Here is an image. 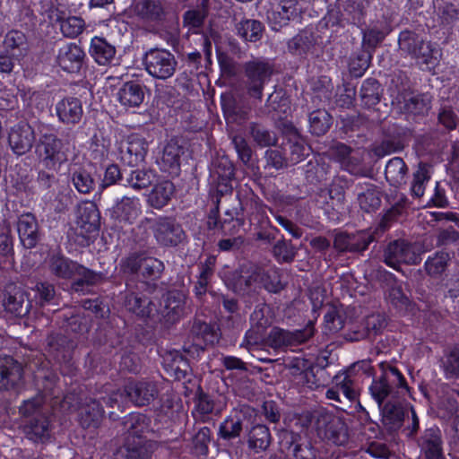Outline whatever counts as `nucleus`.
Returning <instances> with one entry per match:
<instances>
[{"instance_id":"1","label":"nucleus","mask_w":459,"mask_h":459,"mask_svg":"<svg viewBox=\"0 0 459 459\" xmlns=\"http://www.w3.org/2000/svg\"><path fill=\"white\" fill-rule=\"evenodd\" d=\"M398 41L401 51L415 59L422 69L430 70L438 64L441 54L436 44L411 31L401 32Z\"/></svg>"},{"instance_id":"2","label":"nucleus","mask_w":459,"mask_h":459,"mask_svg":"<svg viewBox=\"0 0 459 459\" xmlns=\"http://www.w3.org/2000/svg\"><path fill=\"white\" fill-rule=\"evenodd\" d=\"M255 284H261L268 291L274 293L283 288L281 275L277 269L270 268L265 272L264 269L254 265L241 270L233 283V289L237 292H242Z\"/></svg>"},{"instance_id":"3","label":"nucleus","mask_w":459,"mask_h":459,"mask_svg":"<svg viewBox=\"0 0 459 459\" xmlns=\"http://www.w3.org/2000/svg\"><path fill=\"white\" fill-rule=\"evenodd\" d=\"M146 418L141 414L130 415L126 424H129V435L125 445L126 459H150L153 444L141 435L148 425Z\"/></svg>"},{"instance_id":"4","label":"nucleus","mask_w":459,"mask_h":459,"mask_svg":"<svg viewBox=\"0 0 459 459\" xmlns=\"http://www.w3.org/2000/svg\"><path fill=\"white\" fill-rule=\"evenodd\" d=\"M48 267L55 275L61 278L77 276L73 285L75 291L82 290L81 287L84 284L93 285L101 280V274L95 273L60 255H53L49 257Z\"/></svg>"},{"instance_id":"5","label":"nucleus","mask_w":459,"mask_h":459,"mask_svg":"<svg viewBox=\"0 0 459 459\" xmlns=\"http://www.w3.org/2000/svg\"><path fill=\"white\" fill-rule=\"evenodd\" d=\"M398 389L408 391L405 379L397 368L389 367L383 375L373 379L369 393L380 407L387 398H396L400 394Z\"/></svg>"},{"instance_id":"6","label":"nucleus","mask_w":459,"mask_h":459,"mask_svg":"<svg viewBox=\"0 0 459 459\" xmlns=\"http://www.w3.org/2000/svg\"><path fill=\"white\" fill-rule=\"evenodd\" d=\"M143 64L150 76L167 80L174 75L178 66L175 56L166 48H153L145 52Z\"/></svg>"},{"instance_id":"7","label":"nucleus","mask_w":459,"mask_h":459,"mask_svg":"<svg viewBox=\"0 0 459 459\" xmlns=\"http://www.w3.org/2000/svg\"><path fill=\"white\" fill-rule=\"evenodd\" d=\"M157 394L158 390L153 383L129 382L126 385L124 392L117 391L113 393L105 400V403L110 407H114L116 404L120 407V403L129 400L135 405L143 406L153 401Z\"/></svg>"},{"instance_id":"8","label":"nucleus","mask_w":459,"mask_h":459,"mask_svg":"<svg viewBox=\"0 0 459 459\" xmlns=\"http://www.w3.org/2000/svg\"><path fill=\"white\" fill-rule=\"evenodd\" d=\"M69 144L57 139L56 135L44 134L36 146V153L45 167L56 169L67 160Z\"/></svg>"},{"instance_id":"9","label":"nucleus","mask_w":459,"mask_h":459,"mask_svg":"<svg viewBox=\"0 0 459 459\" xmlns=\"http://www.w3.org/2000/svg\"><path fill=\"white\" fill-rule=\"evenodd\" d=\"M423 251L417 244L405 240H395L388 244L384 251V262L389 267L399 270L402 264H417Z\"/></svg>"},{"instance_id":"10","label":"nucleus","mask_w":459,"mask_h":459,"mask_svg":"<svg viewBox=\"0 0 459 459\" xmlns=\"http://www.w3.org/2000/svg\"><path fill=\"white\" fill-rule=\"evenodd\" d=\"M121 269L126 273H140L145 278L156 279L161 274L164 264L154 257L132 255L121 261Z\"/></svg>"},{"instance_id":"11","label":"nucleus","mask_w":459,"mask_h":459,"mask_svg":"<svg viewBox=\"0 0 459 459\" xmlns=\"http://www.w3.org/2000/svg\"><path fill=\"white\" fill-rule=\"evenodd\" d=\"M245 73L248 94L261 99L264 85L272 74L270 65L264 61L253 60L245 65Z\"/></svg>"},{"instance_id":"12","label":"nucleus","mask_w":459,"mask_h":459,"mask_svg":"<svg viewBox=\"0 0 459 459\" xmlns=\"http://www.w3.org/2000/svg\"><path fill=\"white\" fill-rule=\"evenodd\" d=\"M314 332V325L312 322H309L304 329L295 332H289L274 327L268 335V342L270 346L275 349L298 345L311 338Z\"/></svg>"},{"instance_id":"13","label":"nucleus","mask_w":459,"mask_h":459,"mask_svg":"<svg viewBox=\"0 0 459 459\" xmlns=\"http://www.w3.org/2000/svg\"><path fill=\"white\" fill-rule=\"evenodd\" d=\"M333 385L326 391L329 400L342 403L340 392L350 402L355 401L359 395L355 378L347 370L337 373L332 381Z\"/></svg>"},{"instance_id":"14","label":"nucleus","mask_w":459,"mask_h":459,"mask_svg":"<svg viewBox=\"0 0 459 459\" xmlns=\"http://www.w3.org/2000/svg\"><path fill=\"white\" fill-rule=\"evenodd\" d=\"M152 230L157 242L164 247L177 246L185 237L180 225L169 219L160 218L153 223Z\"/></svg>"},{"instance_id":"15","label":"nucleus","mask_w":459,"mask_h":459,"mask_svg":"<svg viewBox=\"0 0 459 459\" xmlns=\"http://www.w3.org/2000/svg\"><path fill=\"white\" fill-rule=\"evenodd\" d=\"M147 151L145 139L138 134H131L121 148V160L128 166H137L144 160Z\"/></svg>"},{"instance_id":"16","label":"nucleus","mask_w":459,"mask_h":459,"mask_svg":"<svg viewBox=\"0 0 459 459\" xmlns=\"http://www.w3.org/2000/svg\"><path fill=\"white\" fill-rule=\"evenodd\" d=\"M22 379V368L10 356L0 355V389L17 387Z\"/></svg>"},{"instance_id":"17","label":"nucleus","mask_w":459,"mask_h":459,"mask_svg":"<svg viewBox=\"0 0 459 459\" xmlns=\"http://www.w3.org/2000/svg\"><path fill=\"white\" fill-rule=\"evenodd\" d=\"M9 144L12 150L18 155L29 152L35 141L34 131L26 123H21L12 127L9 133Z\"/></svg>"},{"instance_id":"18","label":"nucleus","mask_w":459,"mask_h":459,"mask_svg":"<svg viewBox=\"0 0 459 459\" xmlns=\"http://www.w3.org/2000/svg\"><path fill=\"white\" fill-rule=\"evenodd\" d=\"M83 57L84 52L78 45L68 43L59 48L56 62L64 71L76 73L82 67Z\"/></svg>"},{"instance_id":"19","label":"nucleus","mask_w":459,"mask_h":459,"mask_svg":"<svg viewBox=\"0 0 459 459\" xmlns=\"http://www.w3.org/2000/svg\"><path fill=\"white\" fill-rule=\"evenodd\" d=\"M142 213L138 197L123 196L112 207L111 215L120 222L133 223Z\"/></svg>"},{"instance_id":"20","label":"nucleus","mask_w":459,"mask_h":459,"mask_svg":"<svg viewBox=\"0 0 459 459\" xmlns=\"http://www.w3.org/2000/svg\"><path fill=\"white\" fill-rule=\"evenodd\" d=\"M38 222L31 213L22 214L17 223L20 240L26 248H32L39 240Z\"/></svg>"},{"instance_id":"21","label":"nucleus","mask_w":459,"mask_h":459,"mask_svg":"<svg viewBox=\"0 0 459 459\" xmlns=\"http://www.w3.org/2000/svg\"><path fill=\"white\" fill-rule=\"evenodd\" d=\"M100 212L91 202H82L76 207V223L86 232L98 230Z\"/></svg>"},{"instance_id":"22","label":"nucleus","mask_w":459,"mask_h":459,"mask_svg":"<svg viewBox=\"0 0 459 459\" xmlns=\"http://www.w3.org/2000/svg\"><path fill=\"white\" fill-rule=\"evenodd\" d=\"M59 119L65 124H76L82 117V107L80 100L65 98L57 102L56 106Z\"/></svg>"},{"instance_id":"23","label":"nucleus","mask_w":459,"mask_h":459,"mask_svg":"<svg viewBox=\"0 0 459 459\" xmlns=\"http://www.w3.org/2000/svg\"><path fill=\"white\" fill-rule=\"evenodd\" d=\"M186 297L182 292L170 291L164 299L160 314L168 322H175L184 313Z\"/></svg>"},{"instance_id":"24","label":"nucleus","mask_w":459,"mask_h":459,"mask_svg":"<svg viewBox=\"0 0 459 459\" xmlns=\"http://www.w3.org/2000/svg\"><path fill=\"white\" fill-rule=\"evenodd\" d=\"M118 101L125 108L139 107L144 100V91L141 84L134 82H126L117 92Z\"/></svg>"},{"instance_id":"25","label":"nucleus","mask_w":459,"mask_h":459,"mask_svg":"<svg viewBox=\"0 0 459 459\" xmlns=\"http://www.w3.org/2000/svg\"><path fill=\"white\" fill-rule=\"evenodd\" d=\"M90 54L100 65H109L116 55V48L104 38L94 37L91 39Z\"/></svg>"},{"instance_id":"26","label":"nucleus","mask_w":459,"mask_h":459,"mask_svg":"<svg viewBox=\"0 0 459 459\" xmlns=\"http://www.w3.org/2000/svg\"><path fill=\"white\" fill-rule=\"evenodd\" d=\"M301 8L279 3L277 6L267 12V19L272 29L278 30L281 27L286 25L290 20L298 17Z\"/></svg>"},{"instance_id":"27","label":"nucleus","mask_w":459,"mask_h":459,"mask_svg":"<svg viewBox=\"0 0 459 459\" xmlns=\"http://www.w3.org/2000/svg\"><path fill=\"white\" fill-rule=\"evenodd\" d=\"M372 240L373 238L367 233H360L357 238L340 233L335 236L333 245L339 251H362Z\"/></svg>"},{"instance_id":"28","label":"nucleus","mask_w":459,"mask_h":459,"mask_svg":"<svg viewBox=\"0 0 459 459\" xmlns=\"http://www.w3.org/2000/svg\"><path fill=\"white\" fill-rule=\"evenodd\" d=\"M26 437L34 442H44L49 438V422L44 415H37L24 425Z\"/></svg>"},{"instance_id":"29","label":"nucleus","mask_w":459,"mask_h":459,"mask_svg":"<svg viewBox=\"0 0 459 459\" xmlns=\"http://www.w3.org/2000/svg\"><path fill=\"white\" fill-rule=\"evenodd\" d=\"M421 450L426 459H443L438 429H429L426 430L422 437Z\"/></svg>"},{"instance_id":"30","label":"nucleus","mask_w":459,"mask_h":459,"mask_svg":"<svg viewBox=\"0 0 459 459\" xmlns=\"http://www.w3.org/2000/svg\"><path fill=\"white\" fill-rule=\"evenodd\" d=\"M134 13L146 21H156L162 17L163 7L159 0H139L133 5Z\"/></svg>"},{"instance_id":"31","label":"nucleus","mask_w":459,"mask_h":459,"mask_svg":"<svg viewBox=\"0 0 459 459\" xmlns=\"http://www.w3.org/2000/svg\"><path fill=\"white\" fill-rule=\"evenodd\" d=\"M182 154L181 147L176 143H169L163 150L160 158V167L170 174H177L179 169V160Z\"/></svg>"},{"instance_id":"32","label":"nucleus","mask_w":459,"mask_h":459,"mask_svg":"<svg viewBox=\"0 0 459 459\" xmlns=\"http://www.w3.org/2000/svg\"><path fill=\"white\" fill-rule=\"evenodd\" d=\"M157 178L158 176L154 170L150 169H137L130 172L126 178V183L130 187L140 190L147 188L156 183Z\"/></svg>"},{"instance_id":"33","label":"nucleus","mask_w":459,"mask_h":459,"mask_svg":"<svg viewBox=\"0 0 459 459\" xmlns=\"http://www.w3.org/2000/svg\"><path fill=\"white\" fill-rule=\"evenodd\" d=\"M174 193V186L169 180H162L154 183V187L150 195L149 200L155 208H161L167 204Z\"/></svg>"},{"instance_id":"34","label":"nucleus","mask_w":459,"mask_h":459,"mask_svg":"<svg viewBox=\"0 0 459 459\" xmlns=\"http://www.w3.org/2000/svg\"><path fill=\"white\" fill-rule=\"evenodd\" d=\"M283 152L288 163L296 164L308 155L309 148L302 139L295 136L284 144Z\"/></svg>"},{"instance_id":"35","label":"nucleus","mask_w":459,"mask_h":459,"mask_svg":"<svg viewBox=\"0 0 459 459\" xmlns=\"http://www.w3.org/2000/svg\"><path fill=\"white\" fill-rule=\"evenodd\" d=\"M4 46L11 56H22L27 51L26 37L22 31L11 30L5 35Z\"/></svg>"},{"instance_id":"36","label":"nucleus","mask_w":459,"mask_h":459,"mask_svg":"<svg viewBox=\"0 0 459 459\" xmlns=\"http://www.w3.org/2000/svg\"><path fill=\"white\" fill-rule=\"evenodd\" d=\"M271 434L269 429L264 425L252 428L248 435V446L255 452L264 451L270 445Z\"/></svg>"},{"instance_id":"37","label":"nucleus","mask_w":459,"mask_h":459,"mask_svg":"<svg viewBox=\"0 0 459 459\" xmlns=\"http://www.w3.org/2000/svg\"><path fill=\"white\" fill-rule=\"evenodd\" d=\"M407 173V167L399 157L391 159L385 169V175L386 180L394 186H399L404 182L405 176Z\"/></svg>"},{"instance_id":"38","label":"nucleus","mask_w":459,"mask_h":459,"mask_svg":"<svg viewBox=\"0 0 459 459\" xmlns=\"http://www.w3.org/2000/svg\"><path fill=\"white\" fill-rule=\"evenodd\" d=\"M56 21L59 22L60 30L64 36L68 38H74L81 34L84 29V21L77 16L63 17L57 13Z\"/></svg>"},{"instance_id":"39","label":"nucleus","mask_w":459,"mask_h":459,"mask_svg":"<svg viewBox=\"0 0 459 459\" xmlns=\"http://www.w3.org/2000/svg\"><path fill=\"white\" fill-rule=\"evenodd\" d=\"M103 413L100 404L96 401H91L80 408L81 423L84 427L97 426Z\"/></svg>"},{"instance_id":"40","label":"nucleus","mask_w":459,"mask_h":459,"mask_svg":"<svg viewBox=\"0 0 459 459\" xmlns=\"http://www.w3.org/2000/svg\"><path fill=\"white\" fill-rule=\"evenodd\" d=\"M238 34L247 41L255 42L263 34V25L255 20H246L237 25Z\"/></svg>"},{"instance_id":"41","label":"nucleus","mask_w":459,"mask_h":459,"mask_svg":"<svg viewBox=\"0 0 459 459\" xmlns=\"http://www.w3.org/2000/svg\"><path fill=\"white\" fill-rule=\"evenodd\" d=\"M431 170L430 167L427 164H420L417 170L413 174L411 191L416 197H420L424 195L426 185L430 179Z\"/></svg>"},{"instance_id":"42","label":"nucleus","mask_w":459,"mask_h":459,"mask_svg":"<svg viewBox=\"0 0 459 459\" xmlns=\"http://www.w3.org/2000/svg\"><path fill=\"white\" fill-rule=\"evenodd\" d=\"M126 307L140 316H149L152 313V303L146 298L130 294L125 301Z\"/></svg>"},{"instance_id":"43","label":"nucleus","mask_w":459,"mask_h":459,"mask_svg":"<svg viewBox=\"0 0 459 459\" xmlns=\"http://www.w3.org/2000/svg\"><path fill=\"white\" fill-rule=\"evenodd\" d=\"M351 149L343 143H336L332 148V155L341 163L342 167L353 173L359 164V160L351 156Z\"/></svg>"},{"instance_id":"44","label":"nucleus","mask_w":459,"mask_h":459,"mask_svg":"<svg viewBox=\"0 0 459 459\" xmlns=\"http://www.w3.org/2000/svg\"><path fill=\"white\" fill-rule=\"evenodd\" d=\"M72 183L81 194H89L95 186V179L92 174L84 169H79L73 172Z\"/></svg>"},{"instance_id":"45","label":"nucleus","mask_w":459,"mask_h":459,"mask_svg":"<svg viewBox=\"0 0 459 459\" xmlns=\"http://www.w3.org/2000/svg\"><path fill=\"white\" fill-rule=\"evenodd\" d=\"M213 174L221 181L219 185L221 186L222 188L219 191L221 193L230 192L232 186L230 185V182L234 176V169L231 162L229 160L222 158L220 160V166L215 168Z\"/></svg>"},{"instance_id":"46","label":"nucleus","mask_w":459,"mask_h":459,"mask_svg":"<svg viewBox=\"0 0 459 459\" xmlns=\"http://www.w3.org/2000/svg\"><path fill=\"white\" fill-rule=\"evenodd\" d=\"M330 115L324 109H317L309 115V126L312 134H324L330 127Z\"/></svg>"},{"instance_id":"47","label":"nucleus","mask_w":459,"mask_h":459,"mask_svg":"<svg viewBox=\"0 0 459 459\" xmlns=\"http://www.w3.org/2000/svg\"><path fill=\"white\" fill-rule=\"evenodd\" d=\"M358 202L365 212L377 209L381 203L379 193L373 186H366L365 190L358 194Z\"/></svg>"},{"instance_id":"48","label":"nucleus","mask_w":459,"mask_h":459,"mask_svg":"<svg viewBox=\"0 0 459 459\" xmlns=\"http://www.w3.org/2000/svg\"><path fill=\"white\" fill-rule=\"evenodd\" d=\"M23 294L18 290L14 289L13 292H8L4 299L3 305L6 311L21 316L23 312Z\"/></svg>"},{"instance_id":"49","label":"nucleus","mask_w":459,"mask_h":459,"mask_svg":"<svg viewBox=\"0 0 459 459\" xmlns=\"http://www.w3.org/2000/svg\"><path fill=\"white\" fill-rule=\"evenodd\" d=\"M446 378L459 379V347L450 351L443 361Z\"/></svg>"},{"instance_id":"50","label":"nucleus","mask_w":459,"mask_h":459,"mask_svg":"<svg viewBox=\"0 0 459 459\" xmlns=\"http://www.w3.org/2000/svg\"><path fill=\"white\" fill-rule=\"evenodd\" d=\"M242 429V423L238 417L227 418L220 426L219 435L223 439H231L238 437Z\"/></svg>"},{"instance_id":"51","label":"nucleus","mask_w":459,"mask_h":459,"mask_svg":"<svg viewBox=\"0 0 459 459\" xmlns=\"http://www.w3.org/2000/svg\"><path fill=\"white\" fill-rule=\"evenodd\" d=\"M383 420L391 430H395L402 426L403 413L400 408L386 404L383 409Z\"/></svg>"},{"instance_id":"52","label":"nucleus","mask_w":459,"mask_h":459,"mask_svg":"<svg viewBox=\"0 0 459 459\" xmlns=\"http://www.w3.org/2000/svg\"><path fill=\"white\" fill-rule=\"evenodd\" d=\"M449 256L446 253H437L425 263V268L429 274L436 276L441 274L447 265Z\"/></svg>"},{"instance_id":"53","label":"nucleus","mask_w":459,"mask_h":459,"mask_svg":"<svg viewBox=\"0 0 459 459\" xmlns=\"http://www.w3.org/2000/svg\"><path fill=\"white\" fill-rule=\"evenodd\" d=\"M20 95L24 105L30 108H43L47 103L46 95L32 89L20 90Z\"/></svg>"},{"instance_id":"54","label":"nucleus","mask_w":459,"mask_h":459,"mask_svg":"<svg viewBox=\"0 0 459 459\" xmlns=\"http://www.w3.org/2000/svg\"><path fill=\"white\" fill-rule=\"evenodd\" d=\"M290 459H316V453L309 442L294 444L288 452Z\"/></svg>"},{"instance_id":"55","label":"nucleus","mask_w":459,"mask_h":459,"mask_svg":"<svg viewBox=\"0 0 459 459\" xmlns=\"http://www.w3.org/2000/svg\"><path fill=\"white\" fill-rule=\"evenodd\" d=\"M404 108L409 113L415 115L424 114L429 109V100L426 96H411L405 100Z\"/></svg>"},{"instance_id":"56","label":"nucleus","mask_w":459,"mask_h":459,"mask_svg":"<svg viewBox=\"0 0 459 459\" xmlns=\"http://www.w3.org/2000/svg\"><path fill=\"white\" fill-rule=\"evenodd\" d=\"M312 46V40L307 33L295 36L288 44L289 50L294 55L307 53Z\"/></svg>"},{"instance_id":"57","label":"nucleus","mask_w":459,"mask_h":459,"mask_svg":"<svg viewBox=\"0 0 459 459\" xmlns=\"http://www.w3.org/2000/svg\"><path fill=\"white\" fill-rule=\"evenodd\" d=\"M365 333H361V338L377 333L385 326V317L380 314H372L364 320Z\"/></svg>"},{"instance_id":"58","label":"nucleus","mask_w":459,"mask_h":459,"mask_svg":"<svg viewBox=\"0 0 459 459\" xmlns=\"http://www.w3.org/2000/svg\"><path fill=\"white\" fill-rule=\"evenodd\" d=\"M251 134L260 146H269L276 143L275 134L258 125L251 126Z\"/></svg>"},{"instance_id":"59","label":"nucleus","mask_w":459,"mask_h":459,"mask_svg":"<svg viewBox=\"0 0 459 459\" xmlns=\"http://www.w3.org/2000/svg\"><path fill=\"white\" fill-rule=\"evenodd\" d=\"M42 403L43 398L41 395L26 400L19 408L20 413L25 418H34L37 417V415H41L39 411Z\"/></svg>"},{"instance_id":"60","label":"nucleus","mask_w":459,"mask_h":459,"mask_svg":"<svg viewBox=\"0 0 459 459\" xmlns=\"http://www.w3.org/2000/svg\"><path fill=\"white\" fill-rule=\"evenodd\" d=\"M33 290L35 291V299L41 306L48 303L55 296L54 286L48 282H39Z\"/></svg>"},{"instance_id":"61","label":"nucleus","mask_w":459,"mask_h":459,"mask_svg":"<svg viewBox=\"0 0 459 459\" xmlns=\"http://www.w3.org/2000/svg\"><path fill=\"white\" fill-rule=\"evenodd\" d=\"M211 441V430L204 427L198 430L194 437V445L197 453L205 455L208 452V445Z\"/></svg>"},{"instance_id":"62","label":"nucleus","mask_w":459,"mask_h":459,"mask_svg":"<svg viewBox=\"0 0 459 459\" xmlns=\"http://www.w3.org/2000/svg\"><path fill=\"white\" fill-rule=\"evenodd\" d=\"M232 142L239 159L245 164L248 163L251 160L252 150L247 141L242 136L237 135Z\"/></svg>"},{"instance_id":"63","label":"nucleus","mask_w":459,"mask_h":459,"mask_svg":"<svg viewBox=\"0 0 459 459\" xmlns=\"http://www.w3.org/2000/svg\"><path fill=\"white\" fill-rule=\"evenodd\" d=\"M325 327L330 332H336L342 328V321L336 307H331L325 315Z\"/></svg>"},{"instance_id":"64","label":"nucleus","mask_w":459,"mask_h":459,"mask_svg":"<svg viewBox=\"0 0 459 459\" xmlns=\"http://www.w3.org/2000/svg\"><path fill=\"white\" fill-rule=\"evenodd\" d=\"M267 165L274 169H281L288 164L286 155L279 150H268L265 152Z\"/></svg>"}]
</instances>
